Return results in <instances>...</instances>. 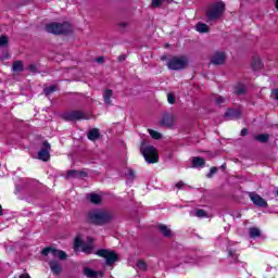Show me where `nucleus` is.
Instances as JSON below:
<instances>
[{"label": "nucleus", "mask_w": 278, "mask_h": 278, "mask_svg": "<svg viewBox=\"0 0 278 278\" xmlns=\"http://www.w3.org/2000/svg\"><path fill=\"white\" fill-rule=\"evenodd\" d=\"M87 220L91 225H96L98 227H103V225H110L112 220H114V214L110 211L105 210H96L90 211L87 214Z\"/></svg>", "instance_id": "obj_1"}, {"label": "nucleus", "mask_w": 278, "mask_h": 278, "mask_svg": "<svg viewBox=\"0 0 278 278\" xmlns=\"http://www.w3.org/2000/svg\"><path fill=\"white\" fill-rule=\"evenodd\" d=\"M226 5L225 2H214L205 11L206 23H213V21H218L220 16L225 14Z\"/></svg>", "instance_id": "obj_2"}, {"label": "nucleus", "mask_w": 278, "mask_h": 278, "mask_svg": "<svg viewBox=\"0 0 278 278\" xmlns=\"http://www.w3.org/2000/svg\"><path fill=\"white\" fill-rule=\"evenodd\" d=\"M46 31L48 34H54L55 36H60L62 34L66 35L73 31V26L67 22H64V23L52 22L46 25Z\"/></svg>", "instance_id": "obj_3"}, {"label": "nucleus", "mask_w": 278, "mask_h": 278, "mask_svg": "<svg viewBox=\"0 0 278 278\" xmlns=\"http://www.w3.org/2000/svg\"><path fill=\"white\" fill-rule=\"evenodd\" d=\"M140 152L142 153L148 164H155V162L160 160V156L157 155V150H155V147L147 146L146 141L141 142Z\"/></svg>", "instance_id": "obj_4"}, {"label": "nucleus", "mask_w": 278, "mask_h": 278, "mask_svg": "<svg viewBox=\"0 0 278 278\" xmlns=\"http://www.w3.org/2000/svg\"><path fill=\"white\" fill-rule=\"evenodd\" d=\"M169 71H184L188 68V59L186 56H173L167 62Z\"/></svg>", "instance_id": "obj_5"}, {"label": "nucleus", "mask_w": 278, "mask_h": 278, "mask_svg": "<svg viewBox=\"0 0 278 278\" xmlns=\"http://www.w3.org/2000/svg\"><path fill=\"white\" fill-rule=\"evenodd\" d=\"M96 255L105 260L106 266H112L115 262H118V254L115 251L109 249H100L96 252Z\"/></svg>", "instance_id": "obj_6"}, {"label": "nucleus", "mask_w": 278, "mask_h": 278, "mask_svg": "<svg viewBox=\"0 0 278 278\" xmlns=\"http://www.w3.org/2000/svg\"><path fill=\"white\" fill-rule=\"evenodd\" d=\"M61 118H63V121H67V122H73V121H81L84 118H86V114H84V112L81 111H68L65 112L61 115Z\"/></svg>", "instance_id": "obj_7"}, {"label": "nucleus", "mask_w": 278, "mask_h": 278, "mask_svg": "<svg viewBox=\"0 0 278 278\" xmlns=\"http://www.w3.org/2000/svg\"><path fill=\"white\" fill-rule=\"evenodd\" d=\"M51 144L49 141L42 142V148L38 152V160H41V162H49L51 160Z\"/></svg>", "instance_id": "obj_8"}, {"label": "nucleus", "mask_w": 278, "mask_h": 278, "mask_svg": "<svg viewBox=\"0 0 278 278\" xmlns=\"http://www.w3.org/2000/svg\"><path fill=\"white\" fill-rule=\"evenodd\" d=\"M227 61V54L224 51H217L211 56V64L214 66H223Z\"/></svg>", "instance_id": "obj_9"}, {"label": "nucleus", "mask_w": 278, "mask_h": 278, "mask_svg": "<svg viewBox=\"0 0 278 278\" xmlns=\"http://www.w3.org/2000/svg\"><path fill=\"white\" fill-rule=\"evenodd\" d=\"M249 197L252 203H254V205L257 207H268V202H266V200H264V198H262L260 194L250 192Z\"/></svg>", "instance_id": "obj_10"}, {"label": "nucleus", "mask_w": 278, "mask_h": 278, "mask_svg": "<svg viewBox=\"0 0 278 278\" xmlns=\"http://www.w3.org/2000/svg\"><path fill=\"white\" fill-rule=\"evenodd\" d=\"M86 177H88V172L70 169L65 176V179H84Z\"/></svg>", "instance_id": "obj_11"}, {"label": "nucleus", "mask_w": 278, "mask_h": 278, "mask_svg": "<svg viewBox=\"0 0 278 278\" xmlns=\"http://www.w3.org/2000/svg\"><path fill=\"white\" fill-rule=\"evenodd\" d=\"M161 127H168L170 129L175 125V115L172 113H165L163 118L160 121Z\"/></svg>", "instance_id": "obj_12"}, {"label": "nucleus", "mask_w": 278, "mask_h": 278, "mask_svg": "<svg viewBox=\"0 0 278 278\" xmlns=\"http://www.w3.org/2000/svg\"><path fill=\"white\" fill-rule=\"evenodd\" d=\"M225 116L226 118H230V121H238L242 118V111L239 109H228Z\"/></svg>", "instance_id": "obj_13"}, {"label": "nucleus", "mask_w": 278, "mask_h": 278, "mask_svg": "<svg viewBox=\"0 0 278 278\" xmlns=\"http://www.w3.org/2000/svg\"><path fill=\"white\" fill-rule=\"evenodd\" d=\"M50 270L53 273V275H60L62 273V265H60V262L53 260L49 262Z\"/></svg>", "instance_id": "obj_14"}, {"label": "nucleus", "mask_w": 278, "mask_h": 278, "mask_svg": "<svg viewBox=\"0 0 278 278\" xmlns=\"http://www.w3.org/2000/svg\"><path fill=\"white\" fill-rule=\"evenodd\" d=\"M88 140H91V142H96V140H99L101 138V132L99 131V128H92L87 132Z\"/></svg>", "instance_id": "obj_15"}, {"label": "nucleus", "mask_w": 278, "mask_h": 278, "mask_svg": "<svg viewBox=\"0 0 278 278\" xmlns=\"http://www.w3.org/2000/svg\"><path fill=\"white\" fill-rule=\"evenodd\" d=\"M205 166V159L195 156L191 161V168H203Z\"/></svg>", "instance_id": "obj_16"}, {"label": "nucleus", "mask_w": 278, "mask_h": 278, "mask_svg": "<svg viewBox=\"0 0 278 278\" xmlns=\"http://www.w3.org/2000/svg\"><path fill=\"white\" fill-rule=\"evenodd\" d=\"M251 67L253 71H262L264 68V64L262 63V59L260 56L252 58Z\"/></svg>", "instance_id": "obj_17"}, {"label": "nucleus", "mask_w": 278, "mask_h": 278, "mask_svg": "<svg viewBox=\"0 0 278 278\" xmlns=\"http://www.w3.org/2000/svg\"><path fill=\"white\" fill-rule=\"evenodd\" d=\"M160 233L164 236V238H173V231L168 228V226L161 224L157 227Z\"/></svg>", "instance_id": "obj_18"}, {"label": "nucleus", "mask_w": 278, "mask_h": 278, "mask_svg": "<svg viewBox=\"0 0 278 278\" xmlns=\"http://www.w3.org/2000/svg\"><path fill=\"white\" fill-rule=\"evenodd\" d=\"M49 253H51V255H53V257H58L60 250L58 249H53L51 247H47L41 251V255H43L45 257H47V255H49Z\"/></svg>", "instance_id": "obj_19"}, {"label": "nucleus", "mask_w": 278, "mask_h": 278, "mask_svg": "<svg viewBox=\"0 0 278 278\" xmlns=\"http://www.w3.org/2000/svg\"><path fill=\"white\" fill-rule=\"evenodd\" d=\"M254 140H256V142H261V144H266L270 140V135L268 134L256 135L254 136Z\"/></svg>", "instance_id": "obj_20"}, {"label": "nucleus", "mask_w": 278, "mask_h": 278, "mask_svg": "<svg viewBox=\"0 0 278 278\" xmlns=\"http://www.w3.org/2000/svg\"><path fill=\"white\" fill-rule=\"evenodd\" d=\"M13 73H23L25 71V65L23 64V61H15L12 65Z\"/></svg>", "instance_id": "obj_21"}, {"label": "nucleus", "mask_w": 278, "mask_h": 278, "mask_svg": "<svg viewBox=\"0 0 278 278\" xmlns=\"http://www.w3.org/2000/svg\"><path fill=\"white\" fill-rule=\"evenodd\" d=\"M114 96V91L112 89H106L103 93L104 103L106 105H112V97Z\"/></svg>", "instance_id": "obj_22"}, {"label": "nucleus", "mask_w": 278, "mask_h": 278, "mask_svg": "<svg viewBox=\"0 0 278 278\" xmlns=\"http://www.w3.org/2000/svg\"><path fill=\"white\" fill-rule=\"evenodd\" d=\"M83 273H84V275H85L86 277H88V278H97L98 275H99V271L93 270V269L90 268V267H84Z\"/></svg>", "instance_id": "obj_23"}, {"label": "nucleus", "mask_w": 278, "mask_h": 278, "mask_svg": "<svg viewBox=\"0 0 278 278\" xmlns=\"http://www.w3.org/2000/svg\"><path fill=\"white\" fill-rule=\"evenodd\" d=\"M197 31H199L200 34H207V31H210V26H207V24L205 23H201L199 22L195 26Z\"/></svg>", "instance_id": "obj_24"}, {"label": "nucleus", "mask_w": 278, "mask_h": 278, "mask_svg": "<svg viewBox=\"0 0 278 278\" xmlns=\"http://www.w3.org/2000/svg\"><path fill=\"white\" fill-rule=\"evenodd\" d=\"M89 201L90 203H92L93 205H100L101 201H103V198H101V195L97 194V193H91L89 195Z\"/></svg>", "instance_id": "obj_25"}, {"label": "nucleus", "mask_w": 278, "mask_h": 278, "mask_svg": "<svg viewBox=\"0 0 278 278\" xmlns=\"http://www.w3.org/2000/svg\"><path fill=\"white\" fill-rule=\"evenodd\" d=\"M235 93L237 96H242L247 93V86L239 84L238 86L235 87Z\"/></svg>", "instance_id": "obj_26"}, {"label": "nucleus", "mask_w": 278, "mask_h": 278, "mask_svg": "<svg viewBox=\"0 0 278 278\" xmlns=\"http://www.w3.org/2000/svg\"><path fill=\"white\" fill-rule=\"evenodd\" d=\"M58 90V85H51L50 87L43 88V94L46 97H49L50 94H53V92H56Z\"/></svg>", "instance_id": "obj_27"}, {"label": "nucleus", "mask_w": 278, "mask_h": 278, "mask_svg": "<svg viewBox=\"0 0 278 278\" xmlns=\"http://www.w3.org/2000/svg\"><path fill=\"white\" fill-rule=\"evenodd\" d=\"M250 238H260L262 236V231H260V228L252 227L249 230Z\"/></svg>", "instance_id": "obj_28"}, {"label": "nucleus", "mask_w": 278, "mask_h": 278, "mask_svg": "<svg viewBox=\"0 0 278 278\" xmlns=\"http://www.w3.org/2000/svg\"><path fill=\"white\" fill-rule=\"evenodd\" d=\"M127 27H129V23L127 22H121L117 24V29L121 34H125V31H127Z\"/></svg>", "instance_id": "obj_29"}, {"label": "nucleus", "mask_w": 278, "mask_h": 278, "mask_svg": "<svg viewBox=\"0 0 278 278\" xmlns=\"http://www.w3.org/2000/svg\"><path fill=\"white\" fill-rule=\"evenodd\" d=\"M148 131H149L151 138H153L154 140L162 139V134H160V132H157V131H155L153 129H148Z\"/></svg>", "instance_id": "obj_30"}, {"label": "nucleus", "mask_w": 278, "mask_h": 278, "mask_svg": "<svg viewBox=\"0 0 278 278\" xmlns=\"http://www.w3.org/2000/svg\"><path fill=\"white\" fill-rule=\"evenodd\" d=\"M137 268L138 270H147L148 266H147V263L143 261V260H139L137 262Z\"/></svg>", "instance_id": "obj_31"}, {"label": "nucleus", "mask_w": 278, "mask_h": 278, "mask_svg": "<svg viewBox=\"0 0 278 278\" xmlns=\"http://www.w3.org/2000/svg\"><path fill=\"white\" fill-rule=\"evenodd\" d=\"M83 253H86L87 255H90V253H92V244H84L83 245Z\"/></svg>", "instance_id": "obj_32"}, {"label": "nucleus", "mask_w": 278, "mask_h": 278, "mask_svg": "<svg viewBox=\"0 0 278 278\" xmlns=\"http://www.w3.org/2000/svg\"><path fill=\"white\" fill-rule=\"evenodd\" d=\"M218 173V167L214 166L211 167L210 173L206 175V177L208 179H212V177H214V175H216Z\"/></svg>", "instance_id": "obj_33"}, {"label": "nucleus", "mask_w": 278, "mask_h": 278, "mask_svg": "<svg viewBox=\"0 0 278 278\" xmlns=\"http://www.w3.org/2000/svg\"><path fill=\"white\" fill-rule=\"evenodd\" d=\"M84 241L81 240V238L76 237L74 240V249H79L80 247H83Z\"/></svg>", "instance_id": "obj_34"}, {"label": "nucleus", "mask_w": 278, "mask_h": 278, "mask_svg": "<svg viewBox=\"0 0 278 278\" xmlns=\"http://www.w3.org/2000/svg\"><path fill=\"white\" fill-rule=\"evenodd\" d=\"M228 257H231L232 262H238V254L231 249H228Z\"/></svg>", "instance_id": "obj_35"}, {"label": "nucleus", "mask_w": 278, "mask_h": 278, "mask_svg": "<svg viewBox=\"0 0 278 278\" xmlns=\"http://www.w3.org/2000/svg\"><path fill=\"white\" fill-rule=\"evenodd\" d=\"M126 177H129V179L134 181V179H136V173L134 172V169L129 168L128 173H126Z\"/></svg>", "instance_id": "obj_36"}, {"label": "nucleus", "mask_w": 278, "mask_h": 278, "mask_svg": "<svg viewBox=\"0 0 278 278\" xmlns=\"http://www.w3.org/2000/svg\"><path fill=\"white\" fill-rule=\"evenodd\" d=\"M163 0H152V8H162Z\"/></svg>", "instance_id": "obj_37"}, {"label": "nucleus", "mask_w": 278, "mask_h": 278, "mask_svg": "<svg viewBox=\"0 0 278 278\" xmlns=\"http://www.w3.org/2000/svg\"><path fill=\"white\" fill-rule=\"evenodd\" d=\"M167 101H168V103H170V105H175V101H176L175 94L168 93L167 94Z\"/></svg>", "instance_id": "obj_38"}, {"label": "nucleus", "mask_w": 278, "mask_h": 278, "mask_svg": "<svg viewBox=\"0 0 278 278\" xmlns=\"http://www.w3.org/2000/svg\"><path fill=\"white\" fill-rule=\"evenodd\" d=\"M58 257H59V260L64 261V260H66L68 257V254H66V252L60 250L59 254H58Z\"/></svg>", "instance_id": "obj_39"}, {"label": "nucleus", "mask_w": 278, "mask_h": 278, "mask_svg": "<svg viewBox=\"0 0 278 278\" xmlns=\"http://www.w3.org/2000/svg\"><path fill=\"white\" fill-rule=\"evenodd\" d=\"M206 212L204 211V210H198L197 212H195V216H198V218H203V217H205L206 216Z\"/></svg>", "instance_id": "obj_40"}, {"label": "nucleus", "mask_w": 278, "mask_h": 278, "mask_svg": "<svg viewBox=\"0 0 278 278\" xmlns=\"http://www.w3.org/2000/svg\"><path fill=\"white\" fill-rule=\"evenodd\" d=\"M215 103L216 105H223V103H225V99L222 96H217L215 98Z\"/></svg>", "instance_id": "obj_41"}, {"label": "nucleus", "mask_w": 278, "mask_h": 278, "mask_svg": "<svg viewBox=\"0 0 278 278\" xmlns=\"http://www.w3.org/2000/svg\"><path fill=\"white\" fill-rule=\"evenodd\" d=\"M8 45V38L5 36L0 37V47H7Z\"/></svg>", "instance_id": "obj_42"}, {"label": "nucleus", "mask_w": 278, "mask_h": 278, "mask_svg": "<svg viewBox=\"0 0 278 278\" xmlns=\"http://www.w3.org/2000/svg\"><path fill=\"white\" fill-rule=\"evenodd\" d=\"M28 71H30V73H38V66H36V64H30Z\"/></svg>", "instance_id": "obj_43"}, {"label": "nucleus", "mask_w": 278, "mask_h": 278, "mask_svg": "<svg viewBox=\"0 0 278 278\" xmlns=\"http://www.w3.org/2000/svg\"><path fill=\"white\" fill-rule=\"evenodd\" d=\"M0 60H10V53H8V52H3L2 54H1V56H0Z\"/></svg>", "instance_id": "obj_44"}, {"label": "nucleus", "mask_w": 278, "mask_h": 278, "mask_svg": "<svg viewBox=\"0 0 278 278\" xmlns=\"http://www.w3.org/2000/svg\"><path fill=\"white\" fill-rule=\"evenodd\" d=\"M96 62H97L98 64H104V63H105V58H103V56H98V58L96 59Z\"/></svg>", "instance_id": "obj_45"}, {"label": "nucleus", "mask_w": 278, "mask_h": 278, "mask_svg": "<svg viewBox=\"0 0 278 278\" xmlns=\"http://www.w3.org/2000/svg\"><path fill=\"white\" fill-rule=\"evenodd\" d=\"M127 60V54H122L117 58V62H125Z\"/></svg>", "instance_id": "obj_46"}, {"label": "nucleus", "mask_w": 278, "mask_h": 278, "mask_svg": "<svg viewBox=\"0 0 278 278\" xmlns=\"http://www.w3.org/2000/svg\"><path fill=\"white\" fill-rule=\"evenodd\" d=\"M241 136H249V129H247V128H242V130H241Z\"/></svg>", "instance_id": "obj_47"}, {"label": "nucleus", "mask_w": 278, "mask_h": 278, "mask_svg": "<svg viewBox=\"0 0 278 278\" xmlns=\"http://www.w3.org/2000/svg\"><path fill=\"white\" fill-rule=\"evenodd\" d=\"M176 188H178V190H181V188H184V181L177 182Z\"/></svg>", "instance_id": "obj_48"}, {"label": "nucleus", "mask_w": 278, "mask_h": 278, "mask_svg": "<svg viewBox=\"0 0 278 278\" xmlns=\"http://www.w3.org/2000/svg\"><path fill=\"white\" fill-rule=\"evenodd\" d=\"M20 278H31V277L29 276V274H22V275L20 276Z\"/></svg>", "instance_id": "obj_49"}, {"label": "nucleus", "mask_w": 278, "mask_h": 278, "mask_svg": "<svg viewBox=\"0 0 278 278\" xmlns=\"http://www.w3.org/2000/svg\"><path fill=\"white\" fill-rule=\"evenodd\" d=\"M222 170H225V168H227V163H224L222 166H220Z\"/></svg>", "instance_id": "obj_50"}, {"label": "nucleus", "mask_w": 278, "mask_h": 278, "mask_svg": "<svg viewBox=\"0 0 278 278\" xmlns=\"http://www.w3.org/2000/svg\"><path fill=\"white\" fill-rule=\"evenodd\" d=\"M0 216H3V207L0 205Z\"/></svg>", "instance_id": "obj_51"}, {"label": "nucleus", "mask_w": 278, "mask_h": 278, "mask_svg": "<svg viewBox=\"0 0 278 278\" xmlns=\"http://www.w3.org/2000/svg\"><path fill=\"white\" fill-rule=\"evenodd\" d=\"M161 60H162V61L167 60V56H166V55H163V56H161Z\"/></svg>", "instance_id": "obj_52"}, {"label": "nucleus", "mask_w": 278, "mask_h": 278, "mask_svg": "<svg viewBox=\"0 0 278 278\" xmlns=\"http://www.w3.org/2000/svg\"><path fill=\"white\" fill-rule=\"evenodd\" d=\"M275 8L278 10V0H276Z\"/></svg>", "instance_id": "obj_53"}]
</instances>
